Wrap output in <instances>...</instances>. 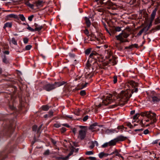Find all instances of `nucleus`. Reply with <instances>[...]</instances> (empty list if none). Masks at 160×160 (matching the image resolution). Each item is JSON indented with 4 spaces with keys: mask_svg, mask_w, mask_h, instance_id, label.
<instances>
[{
    "mask_svg": "<svg viewBox=\"0 0 160 160\" xmlns=\"http://www.w3.org/2000/svg\"><path fill=\"white\" fill-rule=\"evenodd\" d=\"M131 96L132 94L130 90L122 91L119 94H118L116 92H114L112 95L109 94L103 100L101 99V100L102 101V103H100L98 104L97 102H96L95 104L96 106L100 107L102 105H107L110 104L112 102V98L113 97V98H116V99H119V100L120 101L118 104L114 105L115 107L118 105L123 106L127 102Z\"/></svg>",
    "mask_w": 160,
    "mask_h": 160,
    "instance_id": "1",
    "label": "nucleus"
},
{
    "mask_svg": "<svg viewBox=\"0 0 160 160\" xmlns=\"http://www.w3.org/2000/svg\"><path fill=\"white\" fill-rule=\"evenodd\" d=\"M140 115L142 117H145L151 120L150 124H152L157 121L156 114L151 111L142 112L140 113Z\"/></svg>",
    "mask_w": 160,
    "mask_h": 160,
    "instance_id": "2",
    "label": "nucleus"
},
{
    "mask_svg": "<svg viewBox=\"0 0 160 160\" xmlns=\"http://www.w3.org/2000/svg\"><path fill=\"white\" fill-rule=\"evenodd\" d=\"M129 36V34L127 33L124 32H122L118 35L116 36L115 38L117 40L120 41V43H122L128 42L129 41L127 39V38Z\"/></svg>",
    "mask_w": 160,
    "mask_h": 160,
    "instance_id": "3",
    "label": "nucleus"
},
{
    "mask_svg": "<svg viewBox=\"0 0 160 160\" xmlns=\"http://www.w3.org/2000/svg\"><path fill=\"white\" fill-rule=\"evenodd\" d=\"M99 57V55L95 51H92L90 54L89 56V58L87 61L86 65L87 66H91L90 63H91L92 61H93V63L96 62L97 59Z\"/></svg>",
    "mask_w": 160,
    "mask_h": 160,
    "instance_id": "4",
    "label": "nucleus"
},
{
    "mask_svg": "<svg viewBox=\"0 0 160 160\" xmlns=\"http://www.w3.org/2000/svg\"><path fill=\"white\" fill-rule=\"evenodd\" d=\"M149 99L152 102L157 103L160 101V96L155 92L152 91L149 96Z\"/></svg>",
    "mask_w": 160,
    "mask_h": 160,
    "instance_id": "5",
    "label": "nucleus"
},
{
    "mask_svg": "<svg viewBox=\"0 0 160 160\" xmlns=\"http://www.w3.org/2000/svg\"><path fill=\"white\" fill-rule=\"evenodd\" d=\"M79 128L81 129L79 131L78 138L81 140H83L86 136L87 127L85 126H79Z\"/></svg>",
    "mask_w": 160,
    "mask_h": 160,
    "instance_id": "6",
    "label": "nucleus"
},
{
    "mask_svg": "<svg viewBox=\"0 0 160 160\" xmlns=\"http://www.w3.org/2000/svg\"><path fill=\"white\" fill-rule=\"evenodd\" d=\"M92 69L91 66L88 67L86 65V67L85 70V77L86 78H91L92 77L93 73Z\"/></svg>",
    "mask_w": 160,
    "mask_h": 160,
    "instance_id": "7",
    "label": "nucleus"
},
{
    "mask_svg": "<svg viewBox=\"0 0 160 160\" xmlns=\"http://www.w3.org/2000/svg\"><path fill=\"white\" fill-rule=\"evenodd\" d=\"M43 89L48 92H49L54 89L53 84L48 83L45 84L42 87Z\"/></svg>",
    "mask_w": 160,
    "mask_h": 160,
    "instance_id": "8",
    "label": "nucleus"
},
{
    "mask_svg": "<svg viewBox=\"0 0 160 160\" xmlns=\"http://www.w3.org/2000/svg\"><path fill=\"white\" fill-rule=\"evenodd\" d=\"M89 129L93 132H97L99 130L97 123H94L91 125Z\"/></svg>",
    "mask_w": 160,
    "mask_h": 160,
    "instance_id": "9",
    "label": "nucleus"
},
{
    "mask_svg": "<svg viewBox=\"0 0 160 160\" xmlns=\"http://www.w3.org/2000/svg\"><path fill=\"white\" fill-rule=\"evenodd\" d=\"M103 4L105 5V7L108 9H112V5L113 3L110 0H108L106 2H104V4Z\"/></svg>",
    "mask_w": 160,
    "mask_h": 160,
    "instance_id": "10",
    "label": "nucleus"
},
{
    "mask_svg": "<svg viewBox=\"0 0 160 160\" xmlns=\"http://www.w3.org/2000/svg\"><path fill=\"white\" fill-rule=\"evenodd\" d=\"M65 82L64 81L60 82H55L53 84L54 89L63 85Z\"/></svg>",
    "mask_w": 160,
    "mask_h": 160,
    "instance_id": "11",
    "label": "nucleus"
},
{
    "mask_svg": "<svg viewBox=\"0 0 160 160\" xmlns=\"http://www.w3.org/2000/svg\"><path fill=\"white\" fill-rule=\"evenodd\" d=\"M116 139L117 142L119 141H123L127 139V138L126 137L122 135H119L118 136Z\"/></svg>",
    "mask_w": 160,
    "mask_h": 160,
    "instance_id": "12",
    "label": "nucleus"
},
{
    "mask_svg": "<svg viewBox=\"0 0 160 160\" xmlns=\"http://www.w3.org/2000/svg\"><path fill=\"white\" fill-rule=\"evenodd\" d=\"M113 154H115L116 156H118V157L121 158L123 160L124 159L123 157L119 153V152L118 150L115 149V150L113 151L112 152L109 154V155H112Z\"/></svg>",
    "mask_w": 160,
    "mask_h": 160,
    "instance_id": "13",
    "label": "nucleus"
},
{
    "mask_svg": "<svg viewBox=\"0 0 160 160\" xmlns=\"http://www.w3.org/2000/svg\"><path fill=\"white\" fill-rule=\"evenodd\" d=\"M105 54L106 58H109L112 55L111 50L110 49H108L105 51Z\"/></svg>",
    "mask_w": 160,
    "mask_h": 160,
    "instance_id": "14",
    "label": "nucleus"
},
{
    "mask_svg": "<svg viewBox=\"0 0 160 160\" xmlns=\"http://www.w3.org/2000/svg\"><path fill=\"white\" fill-rule=\"evenodd\" d=\"M150 125V123H147L145 119H142L140 122V125L142 127L146 126L147 127L149 126Z\"/></svg>",
    "mask_w": 160,
    "mask_h": 160,
    "instance_id": "15",
    "label": "nucleus"
},
{
    "mask_svg": "<svg viewBox=\"0 0 160 160\" xmlns=\"http://www.w3.org/2000/svg\"><path fill=\"white\" fill-rule=\"evenodd\" d=\"M157 11V9L155 8L152 12V14L151 15L150 19L152 21H153L155 18V16L156 15V12Z\"/></svg>",
    "mask_w": 160,
    "mask_h": 160,
    "instance_id": "16",
    "label": "nucleus"
},
{
    "mask_svg": "<svg viewBox=\"0 0 160 160\" xmlns=\"http://www.w3.org/2000/svg\"><path fill=\"white\" fill-rule=\"evenodd\" d=\"M91 38H90L89 40L90 41H97V43H100V39L96 37L95 36H94L93 35H91Z\"/></svg>",
    "mask_w": 160,
    "mask_h": 160,
    "instance_id": "17",
    "label": "nucleus"
},
{
    "mask_svg": "<svg viewBox=\"0 0 160 160\" xmlns=\"http://www.w3.org/2000/svg\"><path fill=\"white\" fill-rule=\"evenodd\" d=\"M44 3V2L42 1L39 0L38 1L35 2V4H36V6L38 7L42 6Z\"/></svg>",
    "mask_w": 160,
    "mask_h": 160,
    "instance_id": "18",
    "label": "nucleus"
},
{
    "mask_svg": "<svg viewBox=\"0 0 160 160\" xmlns=\"http://www.w3.org/2000/svg\"><path fill=\"white\" fill-rule=\"evenodd\" d=\"M117 142V141L116 139V138L108 142L109 146H114L115 145L116 143Z\"/></svg>",
    "mask_w": 160,
    "mask_h": 160,
    "instance_id": "19",
    "label": "nucleus"
},
{
    "mask_svg": "<svg viewBox=\"0 0 160 160\" xmlns=\"http://www.w3.org/2000/svg\"><path fill=\"white\" fill-rule=\"evenodd\" d=\"M7 18H8V20H10L9 18H11L18 19V16L17 15L12 14L8 15L7 16Z\"/></svg>",
    "mask_w": 160,
    "mask_h": 160,
    "instance_id": "20",
    "label": "nucleus"
},
{
    "mask_svg": "<svg viewBox=\"0 0 160 160\" xmlns=\"http://www.w3.org/2000/svg\"><path fill=\"white\" fill-rule=\"evenodd\" d=\"M84 18L87 26L88 27H89L91 25V24L90 20L89 19V18L87 17H85Z\"/></svg>",
    "mask_w": 160,
    "mask_h": 160,
    "instance_id": "21",
    "label": "nucleus"
},
{
    "mask_svg": "<svg viewBox=\"0 0 160 160\" xmlns=\"http://www.w3.org/2000/svg\"><path fill=\"white\" fill-rule=\"evenodd\" d=\"M109 155L108 153H105L103 152H101L99 153V157L100 158H102L104 157H106Z\"/></svg>",
    "mask_w": 160,
    "mask_h": 160,
    "instance_id": "22",
    "label": "nucleus"
},
{
    "mask_svg": "<svg viewBox=\"0 0 160 160\" xmlns=\"http://www.w3.org/2000/svg\"><path fill=\"white\" fill-rule=\"evenodd\" d=\"M12 25V23L11 22H7L6 23L3 27L4 28H11Z\"/></svg>",
    "mask_w": 160,
    "mask_h": 160,
    "instance_id": "23",
    "label": "nucleus"
},
{
    "mask_svg": "<svg viewBox=\"0 0 160 160\" xmlns=\"http://www.w3.org/2000/svg\"><path fill=\"white\" fill-rule=\"evenodd\" d=\"M73 152L72 151H71L69 153L68 155L66 156L65 157L60 158V160H67L68 159L69 157L73 154Z\"/></svg>",
    "mask_w": 160,
    "mask_h": 160,
    "instance_id": "24",
    "label": "nucleus"
},
{
    "mask_svg": "<svg viewBox=\"0 0 160 160\" xmlns=\"http://www.w3.org/2000/svg\"><path fill=\"white\" fill-rule=\"evenodd\" d=\"M25 4L28 7L31 8H32V9L34 8V5L33 4H30V2H29V1H27L25 2Z\"/></svg>",
    "mask_w": 160,
    "mask_h": 160,
    "instance_id": "25",
    "label": "nucleus"
},
{
    "mask_svg": "<svg viewBox=\"0 0 160 160\" xmlns=\"http://www.w3.org/2000/svg\"><path fill=\"white\" fill-rule=\"evenodd\" d=\"M109 63L112 65H114L116 64L115 59L113 58L109 60Z\"/></svg>",
    "mask_w": 160,
    "mask_h": 160,
    "instance_id": "26",
    "label": "nucleus"
},
{
    "mask_svg": "<svg viewBox=\"0 0 160 160\" xmlns=\"http://www.w3.org/2000/svg\"><path fill=\"white\" fill-rule=\"evenodd\" d=\"M11 43H12L15 45H17V41L15 40L14 38H12L10 41H9L10 44H11Z\"/></svg>",
    "mask_w": 160,
    "mask_h": 160,
    "instance_id": "27",
    "label": "nucleus"
},
{
    "mask_svg": "<svg viewBox=\"0 0 160 160\" xmlns=\"http://www.w3.org/2000/svg\"><path fill=\"white\" fill-rule=\"evenodd\" d=\"M129 83L130 84L132 87H136L138 85V84L137 83L133 81H131L129 82Z\"/></svg>",
    "mask_w": 160,
    "mask_h": 160,
    "instance_id": "28",
    "label": "nucleus"
},
{
    "mask_svg": "<svg viewBox=\"0 0 160 160\" xmlns=\"http://www.w3.org/2000/svg\"><path fill=\"white\" fill-rule=\"evenodd\" d=\"M18 17L22 21H25V18L23 14H20L18 15Z\"/></svg>",
    "mask_w": 160,
    "mask_h": 160,
    "instance_id": "29",
    "label": "nucleus"
},
{
    "mask_svg": "<svg viewBox=\"0 0 160 160\" xmlns=\"http://www.w3.org/2000/svg\"><path fill=\"white\" fill-rule=\"evenodd\" d=\"M42 109L44 111H47L49 109V108L47 105H43L42 106Z\"/></svg>",
    "mask_w": 160,
    "mask_h": 160,
    "instance_id": "30",
    "label": "nucleus"
},
{
    "mask_svg": "<svg viewBox=\"0 0 160 160\" xmlns=\"http://www.w3.org/2000/svg\"><path fill=\"white\" fill-rule=\"evenodd\" d=\"M43 28V27L42 26H39L38 27L35 28L34 29L35 31H40Z\"/></svg>",
    "mask_w": 160,
    "mask_h": 160,
    "instance_id": "31",
    "label": "nucleus"
},
{
    "mask_svg": "<svg viewBox=\"0 0 160 160\" xmlns=\"http://www.w3.org/2000/svg\"><path fill=\"white\" fill-rule=\"evenodd\" d=\"M97 11L99 12H101L102 13L101 14V15H102L103 14V12L105 11V10L102 8H100L97 9Z\"/></svg>",
    "mask_w": 160,
    "mask_h": 160,
    "instance_id": "32",
    "label": "nucleus"
},
{
    "mask_svg": "<svg viewBox=\"0 0 160 160\" xmlns=\"http://www.w3.org/2000/svg\"><path fill=\"white\" fill-rule=\"evenodd\" d=\"M92 50L91 48H88L85 51V53L87 55H89L91 52Z\"/></svg>",
    "mask_w": 160,
    "mask_h": 160,
    "instance_id": "33",
    "label": "nucleus"
},
{
    "mask_svg": "<svg viewBox=\"0 0 160 160\" xmlns=\"http://www.w3.org/2000/svg\"><path fill=\"white\" fill-rule=\"evenodd\" d=\"M27 26H28V27L27 28V29L29 30V31L32 32H35L34 29H33L28 24H27Z\"/></svg>",
    "mask_w": 160,
    "mask_h": 160,
    "instance_id": "34",
    "label": "nucleus"
},
{
    "mask_svg": "<svg viewBox=\"0 0 160 160\" xmlns=\"http://www.w3.org/2000/svg\"><path fill=\"white\" fill-rule=\"evenodd\" d=\"M140 115V113L139 114L138 113H137L135 115L133 118L134 120H136L138 119L139 117V116Z\"/></svg>",
    "mask_w": 160,
    "mask_h": 160,
    "instance_id": "35",
    "label": "nucleus"
},
{
    "mask_svg": "<svg viewBox=\"0 0 160 160\" xmlns=\"http://www.w3.org/2000/svg\"><path fill=\"white\" fill-rule=\"evenodd\" d=\"M108 146H109V145L108 142H106L104 143L103 145H102V148H105L108 147Z\"/></svg>",
    "mask_w": 160,
    "mask_h": 160,
    "instance_id": "36",
    "label": "nucleus"
},
{
    "mask_svg": "<svg viewBox=\"0 0 160 160\" xmlns=\"http://www.w3.org/2000/svg\"><path fill=\"white\" fill-rule=\"evenodd\" d=\"M115 31L113 32V34H114V32H120L121 30V28L119 27H117L115 28Z\"/></svg>",
    "mask_w": 160,
    "mask_h": 160,
    "instance_id": "37",
    "label": "nucleus"
},
{
    "mask_svg": "<svg viewBox=\"0 0 160 160\" xmlns=\"http://www.w3.org/2000/svg\"><path fill=\"white\" fill-rule=\"evenodd\" d=\"M160 23V19L159 18H157L155 19L154 21V24L156 25Z\"/></svg>",
    "mask_w": 160,
    "mask_h": 160,
    "instance_id": "38",
    "label": "nucleus"
},
{
    "mask_svg": "<svg viewBox=\"0 0 160 160\" xmlns=\"http://www.w3.org/2000/svg\"><path fill=\"white\" fill-rule=\"evenodd\" d=\"M104 0H95V2H97L98 3H99L101 5H103L104 3L103 1Z\"/></svg>",
    "mask_w": 160,
    "mask_h": 160,
    "instance_id": "39",
    "label": "nucleus"
},
{
    "mask_svg": "<svg viewBox=\"0 0 160 160\" xmlns=\"http://www.w3.org/2000/svg\"><path fill=\"white\" fill-rule=\"evenodd\" d=\"M143 32H144L143 29H142L139 31L138 33L137 34V36H141Z\"/></svg>",
    "mask_w": 160,
    "mask_h": 160,
    "instance_id": "40",
    "label": "nucleus"
},
{
    "mask_svg": "<svg viewBox=\"0 0 160 160\" xmlns=\"http://www.w3.org/2000/svg\"><path fill=\"white\" fill-rule=\"evenodd\" d=\"M82 31H83L84 33L87 35V36L89 37V32L88 30L87 29H86L85 30H82Z\"/></svg>",
    "mask_w": 160,
    "mask_h": 160,
    "instance_id": "41",
    "label": "nucleus"
},
{
    "mask_svg": "<svg viewBox=\"0 0 160 160\" xmlns=\"http://www.w3.org/2000/svg\"><path fill=\"white\" fill-rule=\"evenodd\" d=\"M53 126L55 128H59V127H61V124L59 123H55L54 124Z\"/></svg>",
    "mask_w": 160,
    "mask_h": 160,
    "instance_id": "42",
    "label": "nucleus"
},
{
    "mask_svg": "<svg viewBox=\"0 0 160 160\" xmlns=\"http://www.w3.org/2000/svg\"><path fill=\"white\" fill-rule=\"evenodd\" d=\"M53 112L52 110H50L48 112V117H51L53 116Z\"/></svg>",
    "mask_w": 160,
    "mask_h": 160,
    "instance_id": "43",
    "label": "nucleus"
},
{
    "mask_svg": "<svg viewBox=\"0 0 160 160\" xmlns=\"http://www.w3.org/2000/svg\"><path fill=\"white\" fill-rule=\"evenodd\" d=\"M95 146V143L93 142H91V145L89 146V148L91 149H92Z\"/></svg>",
    "mask_w": 160,
    "mask_h": 160,
    "instance_id": "44",
    "label": "nucleus"
},
{
    "mask_svg": "<svg viewBox=\"0 0 160 160\" xmlns=\"http://www.w3.org/2000/svg\"><path fill=\"white\" fill-rule=\"evenodd\" d=\"M32 47V46L31 45H28L26 46L25 49L26 50H29L31 49Z\"/></svg>",
    "mask_w": 160,
    "mask_h": 160,
    "instance_id": "45",
    "label": "nucleus"
},
{
    "mask_svg": "<svg viewBox=\"0 0 160 160\" xmlns=\"http://www.w3.org/2000/svg\"><path fill=\"white\" fill-rule=\"evenodd\" d=\"M80 94L81 96H84L86 95V92L85 90H82L80 92Z\"/></svg>",
    "mask_w": 160,
    "mask_h": 160,
    "instance_id": "46",
    "label": "nucleus"
},
{
    "mask_svg": "<svg viewBox=\"0 0 160 160\" xmlns=\"http://www.w3.org/2000/svg\"><path fill=\"white\" fill-rule=\"evenodd\" d=\"M148 26H146L145 27H144L143 28H142L144 30V32L146 33L147 31L149 29L148 28Z\"/></svg>",
    "mask_w": 160,
    "mask_h": 160,
    "instance_id": "47",
    "label": "nucleus"
},
{
    "mask_svg": "<svg viewBox=\"0 0 160 160\" xmlns=\"http://www.w3.org/2000/svg\"><path fill=\"white\" fill-rule=\"evenodd\" d=\"M148 26H146L145 27H144L143 28H142L144 30V32L146 33L147 31L149 29L148 28Z\"/></svg>",
    "mask_w": 160,
    "mask_h": 160,
    "instance_id": "48",
    "label": "nucleus"
},
{
    "mask_svg": "<svg viewBox=\"0 0 160 160\" xmlns=\"http://www.w3.org/2000/svg\"><path fill=\"white\" fill-rule=\"evenodd\" d=\"M113 82L114 83H116L117 82V77L116 76H114L113 77Z\"/></svg>",
    "mask_w": 160,
    "mask_h": 160,
    "instance_id": "49",
    "label": "nucleus"
},
{
    "mask_svg": "<svg viewBox=\"0 0 160 160\" xmlns=\"http://www.w3.org/2000/svg\"><path fill=\"white\" fill-rule=\"evenodd\" d=\"M85 154L87 155H92L93 154V152L92 151H89L87 152Z\"/></svg>",
    "mask_w": 160,
    "mask_h": 160,
    "instance_id": "50",
    "label": "nucleus"
},
{
    "mask_svg": "<svg viewBox=\"0 0 160 160\" xmlns=\"http://www.w3.org/2000/svg\"><path fill=\"white\" fill-rule=\"evenodd\" d=\"M34 17V16L33 15H31L30 16L28 17V20L29 21H32V19Z\"/></svg>",
    "mask_w": 160,
    "mask_h": 160,
    "instance_id": "51",
    "label": "nucleus"
},
{
    "mask_svg": "<svg viewBox=\"0 0 160 160\" xmlns=\"http://www.w3.org/2000/svg\"><path fill=\"white\" fill-rule=\"evenodd\" d=\"M23 41L24 43L27 44L28 42V39L27 38H25L23 39Z\"/></svg>",
    "mask_w": 160,
    "mask_h": 160,
    "instance_id": "52",
    "label": "nucleus"
},
{
    "mask_svg": "<svg viewBox=\"0 0 160 160\" xmlns=\"http://www.w3.org/2000/svg\"><path fill=\"white\" fill-rule=\"evenodd\" d=\"M74 113L77 116H79L80 114V110L78 109L74 112Z\"/></svg>",
    "mask_w": 160,
    "mask_h": 160,
    "instance_id": "53",
    "label": "nucleus"
},
{
    "mask_svg": "<svg viewBox=\"0 0 160 160\" xmlns=\"http://www.w3.org/2000/svg\"><path fill=\"white\" fill-rule=\"evenodd\" d=\"M88 118V115H86L83 118V122L86 121Z\"/></svg>",
    "mask_w": 160,
    "mask_h": 160,
    "instance_id": "54",
    "label": "nucleus"
},
{
    "mask_svg": "<svg viewBox=\"0 0 160 160\" xmlns=\"http://www.w3.org/2000/svg\"><path fill=\"white\" fill-rule=\"evenodd\" d=\"M49 150H46L43 153L44 155H48L49 154Z\"/></svg>",
    "mask_w": 160,
    "mask_h": 160,
    "instance_id": "55",
    "label": "nucleus"
},
{
    "mask_svg": "<svg viewBox=\"0 0 160 160\" xmlns=\"http://www.w3.org/2000/svg\"><path fill=\"white\" fill-rule=\"evenodd\" d=\"M153 21H152V20L150 19V22L149 24L148 25V28L149 29L152 26V23Z\"/></svg>",
    "mask_w": 160,
    "mask_h": 160,
    "instance_id": "56",
    "label": "nucleus"
},
{
    "mask_svg": "<svg viewBox=\"0 0 160 160\" xmlns=\"http://www.w3.org/2000/svg\"><path fill=\"white\" fill-rule=\"evenodd\" d=\"M37 128V126L36 125H34L33 126L32 128V130L33 131H36Z\"/></svg>",
    "mask_w": 160,
    "mask_h": 160,
    "instance_id": "57",
    "label": "nucleus"
},
{
    "mask_svg": "<svg viewBox=\"0 0 160 160\" xmlns=\"http://www.w3.org/2000/svg\"><path fill=\"white\" fill-rule=\"evenodd\" d=\"M66 128L64 127H62L61 129V132L62 133L66 131Z\"/></svg>",
    "mask_w": 160,
    "mask_h": 160,
    "instance_id": "58",
    "label": "nucleus"
},
{
    "mask_svg": "<svg viewBox=\"0 0 160 160\" xmlns=\"http://www.w3.org/2000/svg\"><path fill=\"white\" fill-rule=\"evenodd\" d=\"M3 62L6 63H8V61L5 56L3 59Z\"/></svg>",
    "mask_w": 160,
    "mask_h": 160,
    "instance_id": "59",
    "label": "nucleus"
},
{
    "mask_svg": "<svg viewBox=\"0 0 160 160\" xmlns=\"http://www.w3.org/2000/svg\"><path fill=\"white\" fill-rule=\"evenodd\" d=\"M138 91V88H134L132 91V93L133 92H137Z\"/></svg>",
    "mask_w": 160,
    "mask_h": 160,
    "instance_id": "60",
    "label": "nucleus"
},
{
    "mask_svg": "<svg viewBox=\"0 0 160 160\" xmlns=\"http://www.w3.org/2000/svg\"><path fill=\"white\" fill-rule=\"evenodd\" d=\"M124 126L123 125L119 126L118 127L117 129L119 130L122 129L124 128Z\"/></svg>",
    "mask_w": 160,
    "mask_h": 160,
    "instance_id": "61",
    "label": "nucleus"
},
{
    "mask_svg": "<svg viewBox=\"0 0 160 160\" xmlns=\"http://www.w3.org/2000/svg\"><path fill=\"white\" fill-rule=\"evenodd\" d=\"M88 159L90 160H96L95 158L92 157H89L88 158Z\"/></svg>",
    "mask_w": 160,
    "mask_h": 160,
    "instance_id": "62",
    "label": "nucleus"
},
{
    "mask_svg": "<svg viewBox=\"0 0 160 160\" xmlns=\"http://www.w3.org/2000/svg\"><path fill=\"white\" fill-rule=\"evenodd\" d=\"M143 132L144 134H147L149 133V130L148 129H147L144 131Z\"/></svg>",
    "mask_w": 160,
    "mask_h": 160,
    "instance_id": "63",
    "label": "nucleus"
},
{
    "mask_svg": "<svg viewBox=\"0 0 160 160\" xmlns=\"http://www.w3.org/2000/svg\"><path fill=\"white\" fill-rule=\"evenodd\" d=\"M66 118H65L66 119V118H69L70 119H72V116H70V115H66L65 116Z\"/></svg>",
    "mask_w": 160,
    "mask_h": 160,
    "instance_id": "64",
    "label": "nucleus"
}]
</instances>
